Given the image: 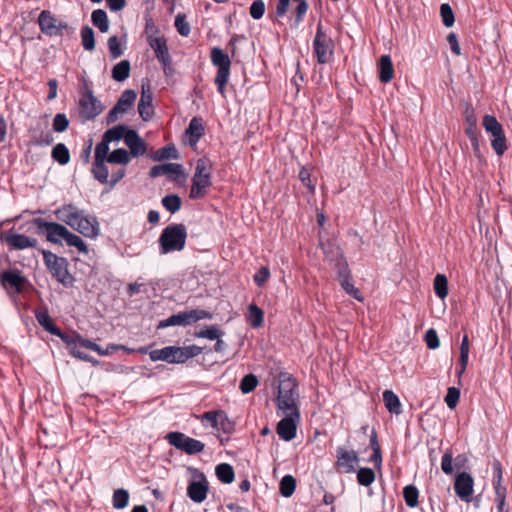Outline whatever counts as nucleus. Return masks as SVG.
I'll list each match as a JSON object with an SVG mask.
<instances>
[{"label": "nucleus", "instance_id": "1", "mask_svg": "<svg viewBox=\"0 0 512 512\" xmlns=\"http://www.w3.org/2000/svg\"><path fill=\"white\" fill-rule=\"evenodd\" d=\"M56 218L85 237L95 238L99 234V224L95 217L86 214L73 204H66L55 211Z\"/></svg>", "mask_w": 512, "mask_h": 512}, {"label": "nucleus", "instance_id": "2", "mask_svg": "<svg viewBox=\"0 0 512 512\" xmlns=\"http://www.w3.org/2000/svg\"><path fill=\"white\" fill-rule=\"evenodd\" d=\"M295 380L288 373H280L277 379V414L299 412L298 393Z\"/></svg>", "mask_w": 512, "mask_h": 512}, {"label": "nucleus", "instance_id": "3", "mask_svg": "<svg viewBox=\"0 0 512 512\" xmlns=\"http://www.w3.org/2000/svg\"><path fill=\"white\" fill-rule=\"evenodd\" d=\"M62 339L67 343V349L74 357L79 358L84 361L91 362L94 365L98 364V362L96 360H94L93 358L89 357L87 354H85L82 351V349L85 348V349L95 351L99 355H102V356L110 355L117 349H123L128 353L133 351L132 349L126 348L124 346L114 345V344L109 345L106 349H102L96 343L86 340L79 335H76L74 337L63 336Z\"/></svg>", "mask_w": 512, "mask_h": 512}, {"label": "nucleus", "instance_id": "4", "mask_svg": "<svg viewBox=\"0 0 512 512\" xmlns=\"http://www.w3.org/2000/svg\"><path fill=\"white\" fill-rule=\"evenodd\" d=\"M201 348L195 345L187 347L168 346L156 349L149 353L152 361H166L168 363H184L189 358L200 354Z\"/></svg>", "mask_w": 512, "mask_h": 512}, {"label": "nucleus", "instance_id": "5", "mask_svg": "<svg viewBox=\"0 0 512 512\" xmlns=\"http://www.w3.org/2000/svg\"><path fill=\"white\" fill-rule=\"evenodd\" d=\"M211 170L212 163L209 159L205 157L198 159L192 178L190 198L199 199L206 195L211 186Z\"/></svg>", "mask_w": 512, "mask_h": 512}, {"label": "nucleus", "instance_id": "6", "mask_svg": "<svg viewBox=\"0 0 512 512\" xmlns=\"http://www.w3.org/2000/svg\"><path fill=\"white\" fill-rule=\"evenodd\" d=\"M186 237L187 233L183 225L178 224L166 227L159 240L162 253L166 254L171 251L182 250L185 246Z\"/></svg>", "mask_w": 512, "mask_h": 512}, {"label": "nucleus", "instance_id": "7", "mask_svg": "<svg viewBox=\"0 0 512 512\" xmlns=\"http://www.w3.org/2000/svg\"><path fill=\"white\" fill-rule=\"evenodd\" d=\"M211 60L213 64L218 67L215 84L218 87L219 93L224 96L225 85L230 74V59L221 49L213 48L211 51Z\"/></svg>", "mask_w": 512, "mask_h": 512}, {"label": "nucleus", "instance_id": "8", "mask_svg": "<svg viewBox=\"0 0 512 512\" xmlns=\"http://www.w3.org/2000/svg\"><path fill=\"white\" fill-rule=\"evenodd\" d=\"M333 41L323 31L321 23L318 24L317 33L313 41L314 55L321 64L328 63L333 56Z\"/></svg>", "mask_w": 512, "mask_h": 512}, {"label": "nucleus", "instance_id": "9", "mask_svg": "<svg viewBox=\"0 0 512 512\" xmlns=\"http://www.w3.org/2000/svg\"><path fill=\"white\" fill-rule=\"evenodd\" d=\"M44 262L51 274L62 284L68 285L71 283V277L67 269V261L64 258L58 257L52 252L43 251Z\"/></svg>", "mask_w": 512, "mask_h": 512}, {"label": "nucleus", "instance_id": "10", "mask_svg": "<svg viewBox=\"0 0 512 512\" xmlns=\"http://www.w3.org/2000/svg\"><path fill=\"white\" fill-rule=\"evenodd\" d=\"M210 314L204 310L194 309L174 314L159 323L158 328L169 326H187L201 319L210 318Z\"/></svg>", "mask_w": 512, "mask_h": 512}, {"label": "nucleus", "instance_id": "11", "mask_svg": "<svg viewBox=\"0 0 512 512\" xmlns=\"http://www.w3.org/2000/svg\"><path fill=\"white\" fill-rule=\"evenodd\" d=\"M169 443L178 449H182L189 454L201 452L204 444L200 441L190 438L183 433L171 432L167 435Z\"/></svg>", "mask_w": 512, "mask_h": 512}, {"label": "nucleus", "instance_id": "12", "mask_svg": "<svg viewBox=\"0 0 512 512\" xmlns=\"http://www.w3.org/2000/svg\"><path fill=\"white\" fill-rule=\"evenodd\" d=\"M282 419L277 425V433L285 441L292 440L296 435L297 425L300 420V412L295 416L292 413L278 414Z\"/></svg>", "mask_w": 512, "mask_h": 512}, {"label": "nucleus", "instance_id": "13", "mask_svg": "<svg viewBox=\"0 0 512 512\" xmlns=\"http://www.w3.org/2000/svg\"><path fill=\"white\" fill-rule=\"evenodd\" d=\"M38 21L41 31L49 36L61 35L63 30L67 29V25L65 23L55 18L48 11H42L39 15Z\"/></svg>", "mask_w": 512, "mask_h": 512}, {"label": "nucleus", "instance_id": "14", "mask_svg": "<svg viewBox=\"0 0 512 512\" xmlns=\"http://www.w3.org/2000/svg\"><path fill=\"white\" fill-rule=\"evenodd\" d=\"M337 470L342 473H351L355 471L359 458L355 451L343 447L337 449Z\"/></svg>", "mask_w": 512, "mask_h": 512}, {"label": "nucleus", "instance_id": "15", "mask_svg": "<svg viewBox=\"0 0 512 512\" xmlns=\"http://www.w3.org/2000/svg\"><path fill=\"white\" fill-rule=\"evenodd\" d=\"M202 423H207L217 431L229 433L232 430V423L227 418L223 411H209L204 413L201 417Z\"/></svg>", "mask_w": 512, "mask_h": 512}, {"label": "nucleus", "instance_id": "16", "mask_svg": "<svg viewBox=\"0 0 512 512\" xmlns=\"http://www.w3.org/2000/svg\"><path fill=\"white\" fill-rule=\"evenodd\" d=\"M474 480L472 476L466 472L460 473L454 483L456 494L465 502L471 501L473 494Z\"/></svg>", "mask_w": 512, "mask_h": 512}, {"label": "nucleus", "instance_id": "17", "mask_svg": "<svg viewBox=\"0 0 512 512\" xmlns=\"http://www.w3.org/2000/svg\"><path fill=\"white\" fill-rule=\"evenodd\" d=\"M79 105L81 108V114L87 119L96 117L102 111L100 102L92 95L90 91H86L83 94L79 101Z\"/></svg>", "mask_w": 512, "mask_h": 512}, {"label": "nucleus", "instance_id": "18", "mask_svg": "<svg viewBox=\"0 0 512 512\" xmlns=\"http://www.w3.org/2000/svg\"><path fill=\"white\" fill-rule=\"evenodd\" d=\"M39 228L46 232L47 240L53 243H60L61 240L65 239L68 233V229L58 223L44 222L42 220L37 221Z\"/></svg>", "mask_w": 512, "mask_h": 512}, {"label": "nucleus", "instance_id": "19", "mask_svg": "<svg viewBox=\"0 0 512 512\" xmlns=\"http://www.w3.org/2000/svg\"><path fill=\"white\" fill-rule=\"evenodd\" d=\"M152 98V92L149 85H142V93L138 104V111L144 120H148L152 116Z\"/></svg>", "mask_w": 512, "mask_h": 512}, {"label": "nucleus", "instance_id": "20", "mask_svg": "<svg viewBox=\"0 0 512 512\" xmlns=\"http://www.w3.org/2000/svg\"><path fill=\"white\" fill-rule=\"evenodd\" d=\"M135 99L136 93L133 90L124 91L116 106L110 112V117L113 118L112 120L116 119L118 114L126 112L133 105Z\"/></svg>", "mask_w": 512, "mask_h": 512}, {"label": "nucleus", "instance_id": "21", "mask_svg": "<svg viewBox=\"0 0 512 512\" xmlns=\"http://www.w3.org/2000/svg\"><path fill=\"white\" fill-rule=\"evenodd\" d=\"M3 239L8 245L15 249H25L36 245L35 239L15 233H6Z\"/></svg>", "mask_w": 512, "mask_h": 512}, {"label": "nucleus", "instance_id": "22", "mask_svg": "<svg viewBox=\"0 0 512 512\" xmlns=\"http://www.w3.org/2000/svg\"><path fill=\"white\" fill-rule=\"evenodd\" d=\"M125 144L130 149V156H140L146 151L145 144L135 131L129 130L125 135Z\"/></svg>", "mask_w": 512, "mask_h": 512}, {"label": "nucleus", "instance_id": "23", "mask_svg": "<svg viewBox=\"0 0 512 512\" xmlns=\"http://www.w3.org/2000/svg\"><path fill=\"white\" fill-rule=\"evenodd\" d=\"M188 496L194 502L201 503L206 499L207 483L203 481H194L190 483L187 489Z\"/></svg>", "mask_w": 512, "mask_h": 512}, {"label": "nucleus", "instance_id": "24", "mask_svg": "<svg viewBox=\"0 0 512 512\" xmlns=\"http://www.w3.org/2000/svg\"><path fill=\"white\" fill-rule=\"evenodd\" d=\"M394 75V69L391 59L387 55L381 56L379 59V78L382 82H389Z\"/></svg>", "mask_w": 512, "mask_h": 512}, {"label": "nucleus", "instance_id": "25", "mask_svg": "<svg viewBox=\"0 0 512 512\" xmlns=\"http://www.w3.org/2000/svg\"><path fill=\"white\" fill-rule=\"evenodd\" d=\"M203 132V126L199 119L194 118L191 120L189 127L186 131L187 142L194 146L196 142L199 140Z\"/></svg>", "mask_w": 512, "mask_h": 512}, {"label": "nucleus", "instance_id": "26", "mask_svg": "<svg viewBox=\"0 0 512 512\" xmlns=\"http://www.w3.org/2000/svg\"><path fill=\"white\" fill-rule=\"evenodd\" d=\"M383 401L389 412L394 414L401 413V403L398 396L390 390H386L383 393Z\"/></svg>", "mask_w": 512, "mask_h": 512}, {"label": "nucleus", "instance_id": "27", "mask_svg": "<svg viewBox=\"0 0 512 512\" xmlns=\"http://www.w3.org/2000/svg\"><path fill=\"white\" fill-rule=\"evenodd\" d=\"M91 20L93 24L103 33L108 32L109 30V21L107 14L102 9H97L92 12Z\"/></svg>", "mask_w": 512, "mask_h": 512}, {"label": "nucleus", "instance_id": "28", "mask_svg": "<svg viewBox=\"0 0 512 512\" xmlns=\"http://www.w3.org/2000/svg\"><path fill=\"white\" fill-rule=\"evenodd\" d=\"M483 126L486 132L491 135V138L499 136L504 132L501 124L497 121V119L494 116L485 115L483 118Z\"/></svg>", "mask_w": 512, "mask_h": 512}, {"label": "nucleus", "instance_id": "29", "mask_svg": "<svg viewBox=\"0 0 512 512\" xmlns=\"http://www.w3.org/2000/svg\"><path fill=\"white\" fill-rule=\"evenodd\" d=\"M130 153L125 149H116L107 158L108 163L126 165L130 162Z\"/></svg>", "mask_w": 512, "mask_h": 512}, {"label": "nucleus", "instance_id": "30", "mask_svg": "<svg viewBox=\"0 0 512 512\" xmlns=\"http://www.w3.org/2000/svg\"><path fill=\"white\" fill-rule=\"evenodd\" d=\"M107 161H94L92 172L94 177L101 183H108L109 171L106 166Z\"/></svg>", "mask_w": 512, "mask_h": 512}, {"label": "nucleus", "instance_id": "31", "mask_svg": "<svg viewBox=\"0 0 512 512\" xmlns=\"http://www.w3.org/2000/svg\"><path fill=\"white\" fill-rule=\"evenodd\" d=\"M218 478L224 483H231L234 480V470L231 465L222 463L216 467Z\"/></svg>", "mask_w": 512, "mask_h": 512}, {"label": "nucleus", "instance_id": "32", "mask_svg": "<svg viewBox=\"0 0 512 512\" xmlns=\"http://www.w3.org/2000/svg\"><path fill=\"white\" fill-rule=\"evenodd\" d=\"M37 320L47 331L63 338L64 335H62L60 330L53 324L52 319L47 313H39L37 315Z\"/></svg>", "mask_w": 512, "mask_h": 512}, {"label": "nucleus", "instance_id": "33", "mask_svg": "<svg viewBox=\"0 0 512 512\" xmlns=\"http://www.w3.org/2000/svg\"><path fill=\"white\" fill-rule=\"evenodd\" d=\"M52 157L61 165H65L70 160L69 151L64 144H57L52 150Z\"/></svg>", "mask_w": 512, "mask_h": 512}, {"label": "nucleus", "instance_id": "34", "mask_svg": "<svg viewBox=\"0 0 512 512\" xmlns=\"http://www.w3.org/2000/svg\"><path fill=\"white\" fill-rule=\"evenodd\" d=\"M130 64L127 60L119 62L113 68V78L116 81H123L129 76Z\"/></svg>", "mask_w": 512, "mask_h": 512}, {"label": "nucleus", "instance_id": "35", "mask_svg": "<svg viewBox=\"0 0 512 512\" xmlns=\"http://www.w3.org/2000/svg\"><path fill=\"white\" fill-rule=\"evenodd\" d=\"M248 321L253 327H259L263 322V311L256 305L251 304L248 308Z\"/></svg>", "mask_w": 512, "mask_h": 512}, {"label": "nucleus", "instance_id": "36", "mask_svg": "<svg viewBox=\"0 0 512 512\" xmlns=\"http://www.w3.org/2000/svg\"><path fill=\"white\" fill-rule=\"evenodd\" d=\"M129 130H127L124 126H116L112 129H109L105 132L103 139L106 142H112L123 138L125 140V135Z\"/></svg>", "mask_w": 512, "mask_h": 512}, {"label": "nucleus", "instance_id": "37", "mask_svg": "<svg viewBox=\"0 0 512 512\" xmlns=\"http://www.w3.org/2000/svg\"><path fill=\"white\" fill-rule=\"evenodd\" d=\"M296 486V481L291 475H286L280 482V492L284 497H290Z\"/></svg>", "mask_w": 512, "mask_h": 512}, {"label": "nucleus", "instance_id": "38", "mask_svg": "<svg viewBox=\"0 0 512 512\" xmlns=\"http://www.w3.org/2000/svg\"><path fill=\"white\" fill-rule=\"evenodd\" d=\"M434 290L436 295L444 299L448 294L447 279L444 275L438 274L434 279Z\"/></svg>", "mask_w": 512, "mask_h": 512}, {"label": "nucleus", "instance_id": "39", "mask_svg": "<svg viewBox=\"0 0 512 512\" xmlns=\"http://www.w3.org/2000/svg\"><path fill=\"white\" fill-rule=\"evenodd\" d=\"M403 496L406 504L409 507H416L418 505L419 492L414 486H406L403 490Z\"/></svg>", "mask_w": 512, "mask_h": 512}, {"label": "nucleus", "instance_id": "40", "mask_svg": "<svg viewBox=\"0 0 512 512\" xmlns=\"http://www.w3.org/2000/svg\"><path fill=\"white\" fill-rule=\"evenodd\" d=\"M151 46L155 50L157 58L165 63L168 59V50L165 42L160 38H156L151 42Z\"/></svg>", "mask_w": 512, "mask_h": 512}, {"label": "nucleus", "instance_id": "41", "mask_svg": "<svg viewBox=\"0 0 512 512\" xmlns=\"http://www.w3.org/2000/svg\"><path fill=\"white\" fill-rule=\"evenodd\" d=\"M69 246L76 247L79 252L87 253V246L84 241L77 235L68 231L67 236L64 239Z\"/></svg>", "mask_w": 512, "mask_h": 512}, {"label": "nucleus", "instance_id": "42", "mask_svg": "<svg viewBox=\"0 0 512 512\" xmlns=\"http://www.w3.org/2000/svg\"><path fill=\"white\" fill-rule=\"evenodd\" d=\"M258 384V379L253 374L246 375L240 382V390L244 393H250Z\"/></svg>", "mask_w": 512, "mask_h": 512}, {"label": "nucleus", "instance_id": "43", "mask_svg": "<svg viewBox=\"0 0 512 512\" xmlns=\"http://www.w3.org/2000/svg\"><path fill=\"white\" fill-rule=\"evenodd\" d=\"M129 494L124 489H118L113 495V506L117 509H122L127 506Z\"/></svg>", "mask_w": 512, "mask_h": 512}, {"label": "nucleus", "instance_id": "44", "mask_svg": "<svg viewBox=\"0 0 512 512\" xmlns=\"http://www.w3.org/2000/svg\"><path fill=\"white\" fill-rule=\"evenodd\" d=\"M82 44L86 50H93L95 47L94 42V32L93 30L86 26L81 31Z\"/></svg>", "mask_w": 512, "mask_h": 512}, {"label": "nucleus", "instance_id": "45", "mask_svg": "<svg viewBox=\"0 0 512 512\" xmlns=\"http://www.w3.org/2000/svg\"><path fill=\"white\" fill-rule=\"evenodd\" d=\"M357 480L363 486H369L375 480L374 471L370 468H361L357 473Z\"/></svg>", "mask_w": 512, "mask_h": 512}, {"label": "nucleus", "instance_id": "46", "mask_svg": "<svg viewBox=\"0 0 512 512\" xmlns=\"http://www.w3.org/2000/svg\"><path fill=\"white\" fill-rule=\"evenodd\" d=\"M163 206L170 212L174 213L180 209L181 200L176 195H169L163 198Z\"/></svg>", "mask_w": 512, "mask_h": 512}, {"label": "nucleus", "instance_id": "47", "mask_svg": "<svg viewBox=\"0 0 512 512\" xmlns=\"http://www.w3.org/2000/svg\"><path fill=\"white\" fill-rule=\"evenodd\" d=\"M109 154L108 142L103 139L95 147V161H107Z\"/></svg>", "mask_w": 512, "mask_h": 512}, {"label": "nucleus", "instance_id": "48", "mask_svg": "<svg viewBox=\"0 0 512 512\" xmlns=\"http://www.w3.org/2000/svg\"><path fill=\"white\" fill-rule=\"evenodd\" d=\"M321 245H322L325 257L329 261H337L338 260V257L340 256V250L336 245H334L332 243H327V244L321 243Z\"/></svg>", "mask_w": 512, "mask_h": 512}, {"label": "nucleus", "instance_id": "49", "mask_svg": "<svg viewBox=\"0 0 512 512\" xmlns=\"http://www.w3.org/2000/svg\"><path fill=\"white\" fill-rule=\"evenodd\" d=\"M491 145L498 155H502L507 148L504 132L499 136L492 137Z\"/></svg>", "mask_w": 512, "mask_h": 512}, {"label": "nucleus", "instance_id": "50", "mask_svg": "<svg viewBox=\"0 0 512 512\" xmlns=\"http://www.w3.org/2000/svg\"><path fill=\"white\" fill-rule=\"evenodd\" d=\"M441 17L443 23L447 27H451L454 24V14L451 7L448 4H442L440 8Z\"/></svg>", "mask_w": 512, "mask_h": 512}, {"label": "nucleus", "instance_id": "51", "mask_svg": "<svg viewBox=\"0 0 512 512\" xmlns=\"http://www.w3.org/2000/svg\"><path fill=\"white\" fill-rule=\"evenodd\" d=\"M459 397L460 391L455 387H450L445 396V402L447 406L453 409L457 405Z\"/></svg>", "mask_w": 512, "mask_h": 512}, {"label": "nucleus", "instance_id": "52", "mask_svg": "<svg viewBox=\"0 0 512 512\" xmlns=\"http://www.w3.org/2000/svg\"><path fill=\"white\" fill-rule=\"evenodd\" d=\"M68 119L65 114H57L53 120V129L56 132H63L68 127Z\"/></svg>", "mask_w": 512, "mask_h": 512}, {"label": "nucleus", "instance_id": "53", "mask_svg": "<svg viewBox=\"0 0 512 512\" xmlns=\"http://www.w3.org/2000/svg\"><path fill=\"white\" fill-rule=\"evenodd\" d=\"M3 280L4 282L16 288H19L23 283V278L14 272H5L3 274Z\"/></svg>", "mask_w": 512, "mask_h": 512}, {"label": "nucleus", "instance_id": "54", "mask_svg": "<svg viewBox=\"0 0 512 512\" xmlns=\"http://www.w3.org/2000/svg\"><path fill=\"white\" fill-rule=\"evenodd\" d=\"M453 454L450 450L446 451L442 456L441 469L445 474H451L453 471L452 467Z\"/></svg>", "mask_w": 512, "mask_h": 512}, {"label": "nucleus", "instance_id": "55", "mask_svg": "<svg viewBox=\"0 0 512 512\" xmlns=\"http://www.w3.org/2000/svg\"><path fill=\"white\" fill-rule=\"evenodd\" d=\"M169 158H177V151L174 147H164L155 153L156 160L160 161Z\"/></svg>", "mask_w": 512, "mask_h": 512}, {"label": "nucleus", "instance_id": "56", "mask_svg": "<svg viewBox=\"0 0 512 512\" xmlns=\"http://www.w3.org/2000/svg\"><path fill=\"white\" fill-rule=\"evenodd\" d=\"M265 11V4L262 0H255L250 7V15L254 19H260Z\"/></svg>", "mask_w": 512, "mask_h": 512}, {"label": "nucleus", "instance_id": "57", "mask_svg": "<svg viewBox=\"0 0 512 512\" xmlns=\"http://www.w3.org/2000/svg\"><path fill=\"white\" fill-rule=\"evenodd\" d=\"M222 335L221 331L215 326L205 328L197 333L198 337L208 338L211 340L218 339Z\"/></svg>", "mask_w": 512, "mask_h": 512}, {"label": "nucleus", "instance_id": "58", "mask_svg": "<svg viewBox=\"0 0 512 512\" xmlns=\"http://www.w3.org/2000/svg\"><path fill=\"white\" fill-rule=\"evenodd\" d=\"M175 26L177 28V31L182 36H187L189 34V32H190L189 24L186 22L184 15L179 14V15L176 16Z\"/></svg>", "mask_w": 512, "mask_h": 512}, {"label": "nucleus", "instance_id": "59", "mask_svg": "<svg viewBox=\"0 0 512 512\" xmlns=\"http://www.w3.org/2000/svg\"><path fill=\"white\" fill-rule=\"evenodd\" d=\"M425 341H426L427 346L430 349H436L440 345L439 338H438L437 333H436V331L434 329H429L426 332Z\"/></svg>", "mask_w": 512, "mask_h": 512}, {"label": "nucleus", "instance_id": "60", "mask_svg": "<svg viewBox=\"0 0 512 512\" xmlns=\"http://www.w3.org/2000/svg\"><path fill=\"white\" fill-rule=\"evenodd\" d=\"M108 48H109L111 55L114 58H117L122 54V50L120 48V43L116 36H112L108 39Z\"/></svg>", "mask_w": 512, "mask_h": 512}, {"label": "nucleus", "instance_id": "61", "mask_svg": "<svg viewBox=\"0 0 512 512\" xmlns=\"http://www.w3.org/2000/svg\"><path fill=\"white\" fill-rule=\"evenodd\" d=\"M163 170H165V175H183L182 166L176 163L163 164Z\"/></svg>", "mask_w": 512, "mask_h": 512}, {"label": "nucleus", "instance_id": "62", "mask_svg": "<svg viewBox=\"0 0 512 512\" xmlns=\"http://www.w3.org/2000/svg\"><path fill=\"white\" fill-rule=\"evenodd\" d=\"M341 285L347 293H349L350 295H352L359 301L362 300L359 290L357 288H355L346 278L342 279Z\"/></svg>", "mask_w": 512, "mask_h": 512}, {"label": "nucleus", "instance_id": "63", "mask_svg": "<svg viewBox=\"0 0 512 512\" xmlns=\"http://www.w3.org/2000/svg\"><path fill=\"white\" fill-rule=\"evenodd\" d=\"M270 277L269 269L262 267L254 276V281L257 285L262 286Z\"/></svg>", "mask_w": 512, "mask_h": 512}, {"label": "nucleus", "instance_id": "64", "mask_svg": "<svg viewBox=\"0 0 512 512\" xmlns=\"http://www.w3.org/2000/svg\"><path fill=\"white\" fill-rule=\"evenodd\" d=\"M447 41H448V43L450 45V48H451L452 52L454 54H456V55H460L461 54V49H460V46L458 44L456 35L454 33H450L447 36Z\"/></svg>", "mask_w": 512, "mask_h": 512}]
</instances>
